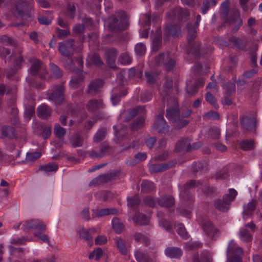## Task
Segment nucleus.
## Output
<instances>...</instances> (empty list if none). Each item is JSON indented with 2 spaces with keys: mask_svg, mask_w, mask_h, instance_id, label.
<instances>
[{
  "mask_svg": "<svg viewBox=\"0 0 262 262\" xmlns=\"http://www.w3.org/2000/svg\"><path fill=\"white\" fill-rule=\"evenodd\" d=\"M127 206L129 208H133L138 206L140 204V199L138 195L136 194L132 197H128Z\"/></svg>",
  "mask_w": 262,
  "mask_h": 262,
  "instance_id": "3c124183",
  "label": "nucleus"
},
{
  "mask_svg": "<svg viewBox=\"0 0 262 262\" xmlns=\"http://www.w3.org/2000/svg\"><path fill=\"white\" fill-rule=\"evenodd\" d=\"M124 83H120L118 89L119 92L121 93L119 94H114L111 97V100L114 105H116L119 103L120 100V95L122 96H125L127 94V89L125 88Z\"/></svg>",
  "mask_w": 262,
  "mask_h": 262,
  "instance_id": "5701e85b",
  "label": "nucleus"
},
{
  "mask_svg": "<svg viewBox=\"0 0 262 262\" xmlns=\"http://www.w3.org/2000/svg\"><path fill=\"white\" fill-rule=\"evenodd\" d=\"M22 228L24 230L34 229L37 230V232H45L46 230V225L42 221L34 219L26 221Z\"/></svg>",
  "mask_w": 262,
  "mask_h": 262,
  "instance_id": "f8f14e48",
  "label": "nucleus"
},
{
  "mask_svg": "<svg viewBox=\"0 0 262 262\" xmlns=\"http://www.w3.org/2000/svg\"><path fill=\"white\" fill-rule=\"evenodd\" d=\"M188 29V41L190 43L195 39L196 36V32L195 29L192 26L191 24H188L187 25Z\"/></svg>",
  "mask_w": 262,
  "mask_h": 262,
  "instance_id": "052dcab7",
  "label": "nucleus"
},
{
  "mask_svg": "<svg viewBox=\"0 0 262 262\" xmlns=\"http://www.w3.org/2000/svg\"><path fill=\"white\" fill-rule=\"evenodd\" d=\"M257 204V201L255 200H252L248 204L244 205L243 215L244 219H246L248 217H250L253 215Z\"/></svg>",
  "mask_w": 262,
  "mask_h": 262,
  "instance_id": "f3484780",
  "label": "nucleus"
},
{
  "mask_svg": "<svg viewBox=\"0 0 262 262\" xmlns=\"http://www.w3.org/2000/svg\"><path fill=\"white\" fill-rule=\"evenodd\" d=\"M180 111L177 100L174 98H170L167 101V107L166 112V118L173 122L179 117Z\"/></svg>",
  "mask_w": 262,
  "mask_h": 262,
  "instance_id": "39448f33",
  "label": "nucleus"
},
{
  "mask_svg": "<svg viewBox=\"0 0 262 262\" xmlns=\"http://www.w3.org/2000/svg\"><path fill=\"white\" fill-rule=\"evenodd\" d=\"M112 226L114 230L117 233L122 232L124 226L117 217H115L112 220Z\"/></svg>",
  "mask_w": 262,
  "mask_h": 262,
  "instance_id": "864d4df0",
  "label": "nucleus"
},
{
  "mask_svg": "<svg viewBox=\"0 0 262 262\" xmlns=\"http://www.w3.org/2000/svg\"><path fill=\"white\" fill-rule=\"evenodd\" d=\"M141 187V192L145 193H149L155 188L154 183L148 180L143 181Z\"/></svg>",
  "mask_w": 262,
  "mask_h": 262,
  "instance_id": "ea45409f",
  "label": "nucleus"
},
{
  "mask_svg": "<svg viewBox=\"0 0 262 262\" xmlns=\"http://www.w3.org/2000/svg\"><path fill=\"white\" fill-rule=\"evenodd\" d=\"M103 83H91L88 86L87 93L95 96L100 92V89L102 87Z\"/></svg>",
  "mask_w": 262,
  "mask_h": 262,
  "instance_id": "f704fd0d",
  "label": "nucleus"
},
{
  "mask_svg": "<svg viewBox=\"0 0 262 262\" xmlns=\"http://www.w3.org/2000/svg\"><path fill=\"white\" fill-rule=\"evenodd\" d=\"M239 234L241 239L245 242H250L252 239V235L247 229L241 230Z\"/></svg>",
  "mask_w": 262,
  "mask_h": 262,
  "instance_id": "69168bd1",
  "label": "nucleus"
},
{
  "mask_svg": "<svg viewBox=\"0 0 262 262\" xmlns=\"http://www.w3.org/2000/svg\"><path fill=\"white\" fill-rule=\"evenodd\" d=\"M172 83H163L162 88H159L160 94L164 98L172 90Z\"/></svg>",
  "mask_w": 262,
  "mask_h": 262,
  "instance_id": "603ef678",
  "label": "nucleus"
},
{
  "mask_svg": "<svg viewBox=\"0 0 262 262\" xmlns=\"http://www.w3.org/2000/svg\"><path fill=\"white\" fill-rule=\"evenodd\" d=\"M169 126L165 120L163 115L159 114L157 115L152 128L160 134H166L169 131Z\"/></svg>",
  "mask_w": 262,
  "mask_h": 262,
  "instance_id": "9d476101",
  "label": "nucleus"
},
{
  "mask_svg": "<svg viewBox=\"0 0 262 262\" xmlns=\"http://www.w3.org/2000/svg\"><path fill=\"white\" fill-rule=\"evenodd\" d=\"M135 256L138 262H152L148 254L141 250H137L135 253Z\"/></svg>",
  "mask_w": 262,
  "mask_h": 262,
  "instance_id": "473e14b6",
  "label": "nucleus"
},
{
  "mask_svg": "<svg viewBox=\"0 0 262 262\" xmlns=\"http://www.w3.org/2000/svg\"><path fill=\"white\" fill-rule=\"evenodd\" d=\"M216 4V0H203L201 7L202 13L203 14H206L210 8L215 6Z\"/></svg>",
  "mask_w": 262,
  "mask_h": 262,
  "instance_id": "49530a36",
  "label": "nucleus"
},
{
  "mask_svg": "<svg viewBox=\"0 0 262 262\" xmlns=\"http://www.w3.org/2000/svg\"><path fill=\"white\" fill-rule=\"evenodd\" d=\"M118 61L122 64L126 65L129 64L132 62V58L127 53H124L120 55L118 58Z\"/></svg>",
  "mask_w": 262,
  "mask_h": 262,
  "instance_id": "338daca9",
  "label": "nucleus"
},
{
  "mask_svg": "<svg viewBox=\"0 0 262 262\" xmlns=\"http://www.w3.org/2000/svg\"><path fill=\"white\" fill-rule=\"evenodd\" d=\"M241 148L244 150H252L254 147L253 140H245L240 143Z\"/></svg>",
  "mask_w": 262,
  "mask_h": 262,
  "instance_id": "0e129e2a",
  "label": "nucleus"
},
{
  "mask_svg": "<svg viewBox=\"0 0 262 262\" xmlns=\"http://www.w3.org/2000/svg\"><path fill=\"white\" fill-rule=\"evenodd\" d=\"M115 243L117 249L123 255L127 254V248L125 246V242L121 238H117L115 239Z\"/></svg>",
  "mask_w": 262,
  "mask_h": 262,
  "instance_id": "8fccbe9b",
  "label": "nucleus"
},
{
  "mask_svg": "<svg viewBox=\"0 0 262 262\" xmlns=\"http://www.w3.org/2000/svg\"><path fill=\"white\" fill-rule=\"evenodd\" d=\"M103 62L100 56L96 54L89 55L86 59V65L88 67L94 64L97 67H100L103 65Z\"/></svg>",
  "mask_w": 262,
  "mask_h": 262,
  "instance_id": "393cba45",
  "label": "nucleus"
},
{
  "mask_svg": "<svg viewBox=\"0 0 262 262\" xmlns=\"http://www.w3.org/2000/svg\"><path fill=\"white\" fill-rule=\"evenodd\" d=\"M51 76L55 78H59L62 76L63 73L60 69L53 63L49 65Z\"/></svg>",
  "mask_w": 262,
  "mask_h": 262,
  "instance_id": "a19ab883",
  "label": "nucleus"
},
{
  "mask_svg": "<svg viewBox=\"0 0 262 262\" xmlns=\"http://www.w3.org/2000/svg\"><path fill=\"white\" fill-rule=\"evenodd\" d=\"M35 113V106L34 105H28L26 107L24 113V117L26 121L28 122L31 119L32 116Z\"/></svg>",
  "mask_w": 262,
  "mask_h": 262,
  "instance_id": "4d7b16f0",
  "label": "nucleus"
},
{
  "mask_svg": "<svg viewBox=\"0 0 262 262\" xmlns=\"http://www.w3.org/2000/svg\"><path fill=\"white\" fill-rule=\"evenodd\" d=\"M243 252V249L236 246L233 241H231L227 249V260L229 262H242V256Z\"/></svg>",
  "mask_w": 262,
  "mask_h": 262,
  "instance_id": "20e7f679",
  "label": "nucleus"
},
{
  "mask_svg": "<svg viewBox=\"0 0 262 262\" xmlns=\"http://www.w3.org/2000/svg\"><path fill=\"white\" fill-rule=\"evenodd\" d=\"M96 233V230L95 228H90L87 230L82 227L79 231V237L84 239L87 242L88 246L91 247L93 244L92 235Z\"/></svg>",
  "mask_w": 262,
  "mask_h": 262,
  "instance_id": "4468645a",
  "label": "nucleus"
},
{
  "mask_svg": "<svg viewBox=\"0 0 262 262\" xmlns=\"http://www.w3.org/2000/svg\"><path fill=\"white\" fill-rule=\"evenodd\" d=\"M74 40L71 39L59 43L58 50L59 53L66 57L71 56L73 54L74 50Z\"/></svg>",
  "mask_w": 262,
  "mask_h": 262,
  "instance_id": "9b49d317",
  "label": "nucleus"
},
{
  "mask_svg": "<svg viewBox=\"0 0 262 262\" xmlns=\"http://www.w3.org/2000/svg\"><path fill=\"white\" fill-rule=\"evenodd\" d=\"M99 150L103 157L106 155L111 154L113 152V149L107 142H104L99 145Z\"/></svg>",
  "mask_w": 262,
  "mask_h": 262,
  "instance_id": "72a5a7b5",
  "label": "nucleus"
},
{
  "mask_svg": "<svg viewBox=\"0 0 262 262\" xmlns=\"http://www.w3.org/2000/svg\"><path fill=\"white\" fill-rule=\"evenodd\" d=\"M118 54L117 50L113 48L108 49L105 52L106 63L111 68L114 70L117 69L115 61Z\"/></svg>",
  "mask_w": 262,
  "mask_h": 262,
  "instance_id": "ddd939ff",
  "label": "nucleus"
},
{
  "mask_svg": "<svg viewBox=\"0 0 262 262\" xmlns=\"http://www.w3.org/2000/svg\"><path fill=\"white\" fill-rule=\"evenodd\" d=\"M108 26L111 31L124 30L126 28V21L124 18L119 19L112 16L108 19Z\"/></svg>",
  "mask_w": 262,
  "mask_h": 262,
  "instance_id": "1a4fd4ad",
  "label": "nucleus"
},
{
  "mask_svg": "<svg viewBox=\"0 0 262 262\" xmlns=\"http://www.w3.org/2000/svg\"><path fill=\"white\" fill-rule=\"evenodd\" d=\"M2 137L13 138L15 137V128L11 126H5L2 128Z\"/></svg>",
  "mask_w": 262,
  "mask_h": 262,
  "instance_id": "09e8293b",
  "label": "nucleus"
},
{
  "mask_svg": "<svg viewBox=\"0 0 262 262\" xmlns=\"http://www.w3.org/2000/svg\"><path fill=\"white\" fill-rule=\"evenodd\" d=\"M172 166L171 163H163L161 164H151L149 166V170L152 173H158L164 171Z\"/></svg>",
  "mask_w": 262,
  "mask_h": 262,
  "instance_id": "6ab92c4d",
  "label": "nucleus"
},
{
  "mask_svg": "<svg viewBox=\"0 0 262 262\" xmlns=\"http://www.w3.org/2000/svg\"><path fill=\"white\" fill-rule=\"evenodd\" d=\"M119 176V172L117 171L111 172L99 176L101 184L106 183L111 181L115 180Z\"/></svg>",
  "mask_w": 262,
  "mask_h": 262,
  "instance_id": "cd10ccee",
  "label": "nucleus"
},
{
  "mask_svg": "<svg viewBox=\"0 0 262 262\" xmlns=\"http://www.w3.org/2000/svg\"><path fill=\"white\" fill-rule=\"evenodd\" d=\"M240 123L242 127L247 130L252 131L255 129L256 121L253 118L244 116L240 118Z\"/></svg>",
  "mask_w": 262,
  "mask_h": 262,
  "instance_id": "dca6fc26",
  "label": "nucleus"
},
{
  "mask_svg": "<svg viewBox=\"0 0 262 262\" xmlns=\"http://www.w3.org/2000/svg\"><path fill=\"white\" fill-rule=\"evenodd\" d=\"M135 239L138 242H141L146 245H148L150 243L149 238L141 233L137 232L134 235Z\"/></svg>",
  "mask_w": 262,
  "mask_h": 262,
  "instance_id": "6e6d98bb",
  "label": "nucleus"
},
{
  "mask_svg": "<svg viewBox=\"0 0 262 262\" xmlns=\"http://www.w3.org/2000/svg\"><path fill=\"white\" fill-rule=\"evenodd\" d=\"M202 183L200 181H196L195 180H190L187 182L183 187V190L182 191L180 195L183 198H185V193L186 191L192 188H194L198 185H201Z\"/></svg>",
  "mask_w": 262,
  "mask_h": 262,
  "instance_id": "c85d7f7f",
  "label": "nucleus"
},
{
  "mask_svg": "<svg viewBox=\"0 0 262 262\" xmlns=\"http://www.w3.org/2000/svg\"><path fill=\"white\" fill-rule=\"evenodd\" d=\"M111 196L112 193L108 191H101L95 193V197L97 199L103 201H106Z\"/></svg>",
  "mask_w": 262,
  "mask_h": 262,
  "instance_id": "13d9d810",
  "label": "nucleus"
},
{
  "mask_svg": "<svg viewBox=\"0 0 262 262\" xmlns=\"http://www.w3.org/2000/svg\"><path fill=\"white\" fill-rule=\"evenodd\" d=\"M86 108L89 112H95L99 109L103 108L104 104L102 100L91 99L86 104Z\"/></svg>",
  "mask_w": 262,
  "mask_h": 262,
  "instance_id": "412c9836",
  "label": "nucleus"
},
{
  "mask_svg": "<svg viewBox=\"0 0 262 262\" xmlns=\"http://www.w3.org/2000/svg\"><path fill=\"white\" fill-rule=\"evenodd\" d=\"M58 165L53 163L39 166L38 170L46 173L50 172H56L58 170Z\"/></svg>",
  "mask_w": 262,
  "mask_h": 262,
  "instance_id": "4c0bfd02",
  "label": "nucleus"
},
{
  "mask_svg": "<svg viewBox=\"0 0 262 262\" xmlns=\"http://www.w3.org/2000/svg\"><path fill=\"white\" fill-rule=\"evenodd\" d=\"M206 71H203V66L200 63H196L193 68V73L195 75V80L196 82H203L206 80L205 73Z\"/></svg>",
  "mask_w": 262,
  "mask_h": 262,
  "instance_id": "a211bd4d",
  "label": "nucleus"
},
{
  "mask_svg": "<svg viewBox=\"0 0 262 262\" xmlns=\"http://www.w3.org/2000/svg\"><path fill=\"white\" fill-rule=\"evenodd\" d=\"M175 150L177 152H188L192 150L190 140L188 138L181 139L177 142Z\"/></svg>",
  "mask_w": 262,
  "mask_h": 262,
  "instance_id": "2eb2a0df",
  "label": "nucleus"
},
{
  "mask_svg": "<svg viewBox=\"0 0 262 262\" xmlns=\"http://www.w3.org/2000/svg\"><path fill=\"white\" fill-rule=\"evenodd\" d=\"M30 64V73L32 75H36L38 74V72L41 71V73L39 75L42 79L46 78L47 75V70L43 67L42 62L35 58L29 59Z\"/></svg>",
  "mask_w": 262,
  "mask_h": 262,
  "instance_id": "0eeeda50",
  "label": "nucleus"
},
{
  "mask_svg": "<svg viewBox=\"0 0 262 262\" xmlns=\"http://www.w3.org/2000/svg\"><path fill=\"white\" fill-rule=\"evenodd\" d=\"M200 224L206 236L211 241H215L220 234V231L214 226L212 222L208 219H204Z\"/></svg>",
  "mask_w": 262,
  "mask_h": 262,
  "instance_id": "423d86ee",
  "label": "nucleus"
},
{
  "mask_svg": "<svg viewBox=\"0 0 262 262\" xmlns=\"http://www.w3.org/2000/svg\"><path fill=\"white\" fill-rule=\"evenodd\" d=\"M237 195V192L234 189H229V193L225 194L222 199L214 201V206L220 211L226 212L229 209L230 203L233 201Z\"/></svg>",
  "mask_w": 262,
  "mask_h": 262,
  "instance_id": "7ed1b4c3",
  "label": "nucleus"
},
{
  "mask_svg": "<svg viewBox=\"0 0 262 262\" xmlns=\"http://www.w3.org/2000/svg\"><path fill=\"white\" fill-rule=\"evenodd\" d=\"M189 122V120L185 119L182 116L180 115L179 117H178L176 120L174 121L172 123H174L175 128L179 129L187 125Z\"/></svg>",
  "mask_w": 262,
  "mask_h": 262,
  "instance_id": "de8ad7c7",
  "label": "nucleus"
},
{
  "mask_svg": "<svg viewBox=\"0 0 262 262\" xmlns=\"http://www.w3.org/2000/svg\"><path fill=\"white\" fill-rule=\"evenodd\" d=\"M51 109L46 104H43L37 108L36 113L37 116L42 119H46L51 114Z\"/></svg>",
  "mask_w": 262,
  "mask_h": 262,
  "instance_id": "aec40b11",
  "label": "nucleus"
},
{
  "mask_svg": "<svg viewBox=\"0 0 262 262\" xmlns=\"http://www.w3.org/2000/svg\"><path fill=\"white\" fill-rule=\"evenodd\" d=\"M172 16L177 17L179 19H183L189 16V12L186 9H183L181 8H176L173 11H171Z\"/></svg>",
  "mask_w": 262,
  "mask_h": 262,
  "instance_id": "c756f323",
  "label": "nucleus"
},
{
  "mask_svg": "<svg viewBox=\"0 0 262 262\" xmlns=\"http://www.w3.org/2000/svg\"><path fill=\"white\" fill-rule=\"evenodd\" d=\"M199 88L197 83H187L185 90L187 94L189 96H192L198 93Z\"/></svg>",
  "mask_w": 262,
  "mask_h": 262,
  "instance_id": "79ce46f5",
  "label": "nucleus"
},
{
  "mask_svg": "<svg viewBox=\"0 0 262 262\" xmlns=\"http://www.w3.org/2000/svg\"><path fill=\"white\" fill-rule=\"evenodd\" d=\"M229 41L232 42L234 46L239 50H244L247 46V43L245 41L238 38L235 36H232L230 37Z\"/></svg>",
  "mask_w": 262,
  "mask_h": 262,
  "instance_id": "e433bc0d",
  "label": "nucleus"
},
{
  "mask_svg": "<svg viewBox=\"0 0 262 262\" xmlns=\"http://www.w3.org/2000/svg\"><path fill=\"white\" fill-rule=\"evenodd\" d=\"M227 95H230L235 92V85L234 83H224L222 85Z\"/></svg>",
  "mask_w": 262,
  "mask_h": 262,
  "instance_id": "e2e57ef3",
  "label": "nucleus"
},
{
  "mask_svg": "<svg viewBox=\"0 0 262 262\" xmlns=\"http://www.w3.org/2000/svg\"><path fill=\"white\" fill-rule=\"evenodd\" d=\"M158 203L163 207H170L174 204V199L172 196H164L159 198Z\"/></svg>",
  "mask_w": 262,
  "mask_h": 262,
  "instance_id": "bb28decb",
  "label": "nucleus"
},
{
  "mask_svg": "<svg viewBox=\"0 0 262 262\" xmlns=\"http://www.w3.org/2000/svg\"><path fill=\"white\" fill-rule=\"evenodd\" d=\"M32 0H18L17 3V26H23L26 24L31 17V10L32 7L31 3Z\"/></svg>",
  "mask_w": 262,
  "mask_h": 262,
  "instance_id": "f257e3e1",
  "label": "nucleus"
},
{
  "mask_svg": "<svg viewBox=\"0 0 262 262\" xmlns=\"http://www.w3.org/2000/svg\"><path fill=\"white\" fill-rule=\"evenodd\" d=\"M64 88L62 84L56 86L54 90L48 95L49 100L55 102V104H61L64 101Z\"/></svg>",
  "mask_w": 262,
  "mask_h": 262,
  "instance_id": "6e6552de",
  "label": "nucleus"
},
{
  "mask_svg": "<svg viewBox=\"0 0 262 262\" xmlns=\"http://www.w3.org/2000/svg\"><path fill=\"white\" fill-rule=\"evenodd\" d=\"M70 142L73 147H80L83 145V139L79 134H76L71 138Z\"/></svg>",
  "mask_w": 262,
  "mask_h": 262,
  "instance_id": "37998d69",
  "label": "nucleus"
},
{
  "mask_svg": "<svg viewBox=\"0 0 262 262\" xmlns=\"http://www.w3.org/2000/svg\"><path fill=\"white\" fill-rule=\"evenodd\" d=\"M182 253V250L178 247H169L165 250V255L171 258H179Z\"/></svg>",
  "mask_w": 262,
  "mask_h": 262,
  "instance_id": "b1692460",
  "label": "nucleus"
},
{
  "mask_svg": "<svg viewBox=\"0 0 262 262\" xmlns=\"http://www.w3.org/2000/svg\"><path fill=\"white\" fill-rule=\"evenodd\" d=\"M229 11V9H221V17L222 19H225L221 27L225 26L226 24H228L230 26H233V31H237L243 24L242 20L240 18L239 13L236 11L231 14L229 19H227Z\"/></svg>",
  "mask_w": 262,
  "mask_h": 262,
  "instance_id": "f03ea898",
  "label": "nucleus"
},
{
  "mask_svg": "<svg viewBox=\"0 0 262 262\" xmlns=\"http://www.w3.org/2000/svg\"><path fill=\"white\" fill-rule=\"evenodd\" d=\"M181 29L179 26L167 25L164 28V35L165 37L170 36H176L180 33Z\"/></svg>",
  "mask_w": 262,
  "mask_h": 262,
  "instance_id": "a878e982",
  "label": "nucleus"
},
{
  "mask_svg": "<svg viewBox=\"0 0 262 262\" xmlns=\"http://www.w3.org/2000/svg\"><path fill=\"white\" fill-rule=\"evenodd\" d=\"M135 223L141 225H145L148 224V219L146 216L140 213H136L133 217Z\"/></svg>",
  "mask_w": 262,
  "mask_h": 262,
  "instance_id": "c9c22d12",
  "label": "nucleus"
},
{
  "mask_svg": "<svg viewBox=\"0 0 262 262\" xmlns=\"http://www.w3.org/2000/svg\"><path fill=\"white\" fill-rule=\"evenodd\" d=\"M145 76L147 82H155L160 80L159 78V73L157 72L151 71L146 72Z\"/></svg>",
  "mask_w": 262,
  "mask_h": 262,
  "instance_id": "bf43d9fd",
  "label": "nucleus"
},
{
  "mask_svg": "<svg viewBox=\"0 0 262 262\" xmlns=\"http://www.w3.org/2000/svg\"><path fill=\"white\" fill-rule=\"evenodd\" d=\"M107 134V129L106 127L100 128L95 135L93 138V141L95 143H99L103 140Z\"/></svg>",
  "mask_w": 262,
  "mask_h": 262,
  "instance_id": "58836bf2",
  "label": "nucleus"
},
{
  "mask_svg": "<svg viewBox=\"0 0 262 262\" xmlns=\"http://www.w3.org/2000/svg\"><path fill=\"white\" fill-rule=\"evenodd\" d=\"M54 133L58 138H61L66 134V129L56 123L54 126Z\"/></svg>",
  "mask_w": 262,
  "mask_h": 262,
  "instance_id": "774afa93",
  "label": "nucleus"
},
{
  "mask_svg": "<svg viewBox=\"0 0 262 262\" xmlns=\"http://www.w3.org/2000/svg\"><path fill=\"white\" fill-rule=\"evenodd\" d=\"M2 53L4 55L6 58L7 56H9V59H8V62L10 63L11 60H13L14 62V68H12L10 70V72L6 73V76L7 77H10L13 75H14L16 73V70L15 68V64L16 59L15 57L13 56L12 54L11 50L7 48H4L2 50Z\"/></svg>",
  "mask_w": 262,
  "mask_h": 262,
  "instance_id": "4be33fe9",
  "label": "nucleus"
},
{
  "mask_svg": "<svg viewBox=\"0 0 262 262\" xmlns=\"http://www.w3.org/2000/svg\"><path fill=\"white\" fill-rule=\"evenodd\" d=\"M15 98L9 99L7 103V111L8 112L13 115L14 117L16 114V106H15Z\"/></svg>",
  "mask_w": 262,
  "mask_h": 262,
  "instance_id": "5fc2aeb1",
  "label": "nucleus"
},
{
  "mask_svg": "<svg viewBox=\"0 0 262 262\" xmlns=\"http://www.w3.org/2000/svg\"><path fill=\"white\" fill-rule=\"evenodd\" d=\"M207 170V164L205 162H195L192 165V172L195 174L200 171L201 173Z\"/></svg>",
  "mask_w": 262,
  "mask_h": 262,
  "instance_id": "7c9ffc66",
  "label": "nucleus"
},
{
  "mask_svg": "<svg viewBox=\"0 0 262 262\" xmlns=\"http://www.w3.org/2000/svg\"><path fill=\"white\" fill-rule=\"evenodd\" d=\"M228 168L226 167L223 168L221 170L218 171L215 175L216 180H224L227 179L229 177Z\"/></svg>",
  "mask_w": 262,
  "mask_h": 262,
  "instance_id": "680f3d73",
  "label": "nucleus"
},
{
  "mask_svg": "<svg viewBox=\"0 0 262 262\" xmlns=\"http://www.w3.org/2000/svg\"><path fill=\"white\" fill-rule=\"evenodd\" d=\"M145 119L143 116H139L133 122L131 126V129L133 131L138 130L144 125Z\"/></svg>",
  "mask_w": 262,
  "mask_h": 262,
  "instance_id": "a18cd8bd",
  "label": "nucleus"
},
{
  "mask_svg": "<svg viewBox=\"0 0 262 262\" xmlns=\"http://www.w3.org/2000/svg\"><path fill=\"white\" fill-rule=\"evenodd\" d=\"M38 127H40L41 129H42V132L40 133L37 130H35V134L37 136L41 137L43 139H47L49 138L51 134V127L48 126L43 127V126L42 124L39 125Z\"/></svg>",
  "mask_w": 262,
  "mask_h": 262,
  "instance_id": "c03bdc74",
  "label": "nucleus"
},
{
  "mask_svg": "<svg viewBox=\"0 0 262 262\" xmlns=\"http://www.w3.org/2000/svg\"><path fill=\"white\" fill-rule=\"evenodd\" d=\"M162 46V37L160 35H154L152 37V51H158Z\"/></svg>",
  "mask_w": 262,
  "mask_h": 262,
  "instance_id": "2f4dec72",
  "label": "nucleus"
}]
</instances>
